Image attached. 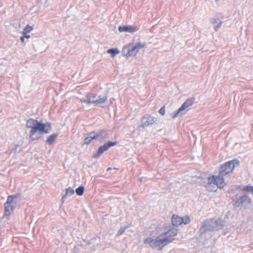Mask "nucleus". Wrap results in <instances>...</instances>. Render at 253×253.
<instances>
[{
    "mask_svg": "<svg viewBox=\"0 0 253 253\" xmlns=\"http://www.w3.org/2000/svg\"><path fill=\"white\" fill-rule=\"evenodd\" d=\"M84 192V188L83 186H80L76 190V192L78 195L82 196Z\"/></svg>",
    "mask_w": 253,
    "mask_h": 253,
    "instance_id": "20",
    "label": "nucleus"
},
{
    "mask_svg": "<svg viewBox=\"0 0 253 253\" xmlns=\"http://www.w3.org/2000/svg\"><path fill=\"white\" fill-rule=\"evenodd\" d=\"M20 40L21 41V42L23 43H25V38L24 37V36H22L20 38Z\"/></svg>",
    "mask_w": 253,
    "mask_h": 253,
    "instance_id": "25",
    "label": "nucleus"
},
{
    "mask_svg": "<svg viewBox=\"0 0 253 253\" xmlns=\"http://www.w3.org/2000/svg\"><path fill=\"white\" fill-rule=\"evenodd\" d=\"M159 112L162 115H164L165 114V106H163L162 108H161V109L159 111Z\"/></svg>",
    "mask_w": 253,
    "mask_h": 253,
    "instance_id": "24",
    "label": "nucleus"
},
{
    "mask_svg": "<svg viewBox=\"0 0 253 253\" xmlns=\"http://www.w3.org/2000/svg\"><path fill=\"white\" fill-rule=\"evenodd\" d=\"M144 119L146 121L142 125L143 127L153 125L155 123V118L149 115L145 117Z\"/></svg>",
    "mask_w": 253,
    "mask_h": 253,
    "instance_id": "11",
    "label": "nucleus"
},
{
    "mask_svg": "<svg viewBox=\"0 0 253 253\" xmlns=\"http://www.w3.org/2000/svg\"><path fill=\"white\" fill-rule=\"evenodd\" d=\"M123 232V231H119V232H118V235H120L122 234V233Z\"/></svg>",
    "mask_w": 253,
    "mask_h": 253,
    "instance_id": "27",
    "label": "nucleus"
},
{
    "mask_svg": "<svg viewBox=\"0 0 253 253\" xmlns=\"http://www.w3.org/2000/svg\"><path fill=\"white\" fill-rule=\"evenodd\" d=\"M183 220L182 217L177 215H173L171 218V223L173 225L178 226L183 223Z\"/></svg>",
    "mask_w": 253,
    "mask_h": 253,
    "instance_id": "12",
    "label": "nucleus"
},
{
    "mask_svg": "<svg viewBox=\"0 0 253 253\" xmlns=\"http://www.w3.org/2000/svg\"><path fill=\"white\" fill-rule=\"evenodd\" d=\"M223 176L219 173L218 175H212L208 177L207 186L209 190L212 191L210 189V186L212 184L216 185L220 189L224 187L226 184Z\"/></svg>",
    "mask_w": 253,
    "mask_h": 253,
    "instance_id": "4",
    "label": "nucleus"
},
{
    "mask_svg": "<svg viewBox=\"0 0 253 253\" xmlns=\"http://www.w3.org/2000/svg\"><path fill=\"white\" fill-rule=\"evenodd\" d=\"M57 137V134H52L49 135L46 140V142L49 144H52Z\"/></svg>",
    "mask_w": 253,
    "mask_h": 253,
    "instance_id": "17",
    "label": "nucleus"
},
{
    "mask_svg": "<svg viewBox=\"0 0 253 253\" xmlns=\"http://www.w3.org/2000/svg\"><path fill=\"white\" fill-rule=\"evenodd\" d=\"M18 197V195H9L7 197V201L4 203V216H9L13 212L15 206L13 203V199Z\"/></svg>",
    "mask_w": 253,
    "mask_h": 253,
    "instance_id": "6",
    "label": "nucleus"
},
{
    "mask_svg": "<svg viewBox=\"0 0 253 253\" xmlns=\"http://www.w3.org/2000/svg\"><path fill=\"white\" fill-rule=\"evenodd\" d=\"M236 164H239V161L237 160H233L225 163L219 168V174L225 176L232 173L234 169Z\"/></svg>",
    "mask_w": 253,
    "mask_h": 253,
    "instance_id": "5",
    "label": "nucleus"
},
{
    "mask_svg": "<svg viewBox=\"0 0 253 253\" xmlns=\"http://www.w3.org/2000/svg\"><path fill=\"white\" fill-rule=\"evenodd\" d=\"M96 97V95L93 93H88L87 95V99H84V98L81 99L80 101L81 102H84L86 104H89L92 103V98H94Z\"/></svg>",
    "mask_w": 253,
    "mask_h": 253,
    "instance_id": "15",
    "label": "nucleus"
},
{
    "mask_svg": "<svg viewBox=\"0 0 253 253\" xmlns=\"http://www.w3.org/2000/svg\"><path fill=\"white\" fill-rule=\"evenodd\" d=\"M74 193V191L71 188H68L66 189V194L71 195Z\"/></svg>",
    "mask_w": 253,
    "mask_h": 253,
    "instance_id": "23",
    "label": "nucleus"
},
{
    "mask_svg": "<svg viewBox=\"0 0 253 253\" xmlns=\"http://www.w3.org/2000/svg\"><path fill=\"white\" fill-rule=\"evenodd\" d=\"M145 47V44L140 42H137L135 45L130 43L125 46L122 49L123 56L127 58L132 56L136 55L138 50Z\"/></svg>",
    "mask_w": 253,
    "mask_h": 253,
    "instance_id": "3",
    "label": "nucleus"
},
{
    "mask_svg": "<svg viewBox=\"0 0 253 253\" xmlns=\"http://www.w3.org/2000/svg\"><path fill=\"white\" fill-rule=\"evenodd\" d=\"M120 52L117 48H111L107 50V53L111 54V57H114L116 54Z\"/></svg>",
    "mask_w": 253,
    "mask_h": 253,
    "instance_id": "19",
    "label": "nucleus"
},
{
    "mask_svg": "<svg viewBox=\"0 0 253 253\" xmlns=\"http://www.w3.org/2000/svg\"><path fill=\"white\" fill-rule=\"evenodd\" d=\"M237 202L240 204H243L245 202L250 204L252 202V201L251 199H250L247 196L244 195L238 199Z\"/></svg>",
    "mask_w": 253,
    "mask_h": 253,
    "instance_id": "16",
    "label": "nucleus"
},
{
    "mask_svg": "<svg viewBox=\"0 0 253 253\" xmlns=\"http://www.w3.org/2000/svg\"><path fill=\"white\" fill-rule=\"evenodd\" d=\"M26 126L27 128H31L29 136L32 140L39 139L41 137L40 134L48 133L51 129L50 123L42 124L33 119H29L27 120Z\"/></svg>",
    "mask_w": 253,
    "mask_h": 253,
    "instance_id": "1",
    "label": "nucleus"
},
{
    "mask_svg": "<svg viewBox=\"0 0 253 253\" xmlns=\"http://www.w3.org/2000/svg\"><path fill=\"white\" fill-rule=\"evenodd\" d=\"M23 35L25 38L29 39L30 38V35H29L26 34Z\"/></svg>",
    "mask_w": 253,
    "mask_h": 253,
    "instance_id": "26",
    "label": "nucleus"
},
{
    "mask_svg": "<svg viewBox=\"0 0 253 253\" xmlns=\"http://www.w3.org/2000/svg\"><path fill=\"white\" fill-rule=\"evenodd\" d=\"M216 1H218V0H215Z\"/></svg>",
    "mask_w": 253,
    "mask_h": 253,
    "instance_id": "28",
    "label": "nucleus"
},
{
    "mask_svg": "<svg viewBox=\"0 0 253 253\" xmlns=\"http://www.w3.org/2000/svg\"><path fill=\"white\" fill-rule=\"evenodd\" d=\"M195 100L194 97H191L186 99L181 107L172 114V118H176L180 112L191 106L194 103Z\"/></svg>",
    "mask_w": 253,
    "mask_h": 253,
    "instance_id": "7",
    "label": "nucleus"
},
{
    "mask_svg": "<svg viewBox=\"0 0 253 253\" xmlns=\"http://www.w3.org/2000/svg\"><path fill=\"white\" fill-rule=\"evenodd\" d=\"M139 28L137 26H120L118 28L119 32H127L129 33H133L138 31Z\"/></svg>",
    "mask_w": 253,
    "mask_h": 253,
    "instance_id": "9",
    "label": "nucleus"
},
{
    "mask_svg": "<svg viewBox=\"0 0 253 253\" xmlns=\"http://www.w3.org/2000/svg\"><path fill=\"white\" fill-rule=\"evenodd\" d=\"M33 30V27L31 26H29V25H27L26 26L23 30L22 34L23 35H26L28 33H29Z\"/></svg>",
    "mask_w": 253,
    "mask_h": 253,
    "instance_id": "18",
    "label": "nucleus"
},
{
    "mask_svg": "<svg viewBox=\"0 0 253 253\" xmlns=\"http://www.w3.org/2000/svg\"><path fill=\"white\" fill-rule=\"evenodd\" d=\"M243 190L244 191H246V192H250L253 195V186H249V185L245 186L243 188Z\"/></svg>",
    "mask_w": 253,
    "mask_h": 253,
    "instance_id": "21",
    "label": "nucleus"
},
{
    "mask_svg": "<svg viewBox=\"0 0 253 253\" xmlns=\"http://www.w3.org/2000/svg\"><path fill=\"white\" fill-rule=\"evenodd\" d=\"M173 240L174 239H169L168 237L160 239H153L148 238L144 240V243L149 244L153 249L161 251L165 246L172 242Z\"/></svg>",
    "mask_w": 253,
    "mask_h": 253,
    "instance_id": "2",
    "label": "nucleus"
},
{
    "mask_svg": "<svg viewBox=\"0 0 253 253\" xmlns=\"http://www.w3.org/2000/svg\"><path fill=\"white\" fill-rule=\"evenodd\" d=\"M105 131L103 130H100L98 133L93 135V136L87 137L84 139V144H89L94 139H96L97 138L101 136Z\"/></svg>",
    "mask_w": 253,
    "mask_h": 253,
    "instance_id": "10",
    "label": "nucleus"
},
{
    "mask_svg": "<svg viewBox=\"0 0 253 253\" xmlns=\"http://www.w3.org/2000/svg\"><path fill=\"white\" fill-rule=\"evenodd\" d=\"M98 99H94V98H92V103L94 104L95 105H101L104 103L107 99V97L105 96L103 97H101L100 96L98 97Z\"/></svg>",
    "mask_w": 253,
    "mask_h": 253,
    "instance_id": "14",
    "label": "nucleus"
},
{
    "mask_svg": "<svg viewBox=\"0 0 253 253\" xmlns=\"http://www.w3.org/2000/svg\"><path fill=\"white\" fill-rule=\"evenodd\" d=\"M117 142H108L103 145V146H100L96 154H95L93 157L94 158H97L99 156H100L103 152L106 151L109 148H110L112 146H114L117 145Z\"/></svg>",
    "mask_w": 253,
    "mask_h": 253,
    "instance_id": "8",
    "label": "nucleus"
},
{
    "mask_svg": "<svg viewBox=\"0 0 253 253\" xmlns=\"http://www.w3.org/2000/svg\"><path fill=\"white\" fill-rule=\"evenodd\" d=\"M182 219L183 220V223L185 224L189 223L190 221V218L187 216L183 217Z\"/></svg>",
    "mask_w": 253,
    "mask_h": 253,
    "instance_id": "22",
    "label": "nucleus"
},
{
    "mask_svg": "<svg viewBox=\"0 0 253 253\" xmlns=\"http://www.w3.org/2000/svg\"><path fill=\"white\" fill-rule=\"evenodd\" d=\"M177 232L178 231L177 229H171L169 230L168 232L162 234L161 236H166V237H168L169 239H172L171 237L176 236L177 234Z\"/></svg>",
    "mask_w": 253,
    "mask_h": 253,
    "instance_id": "13",
    "label": "nucleus"
}]
</instances>
